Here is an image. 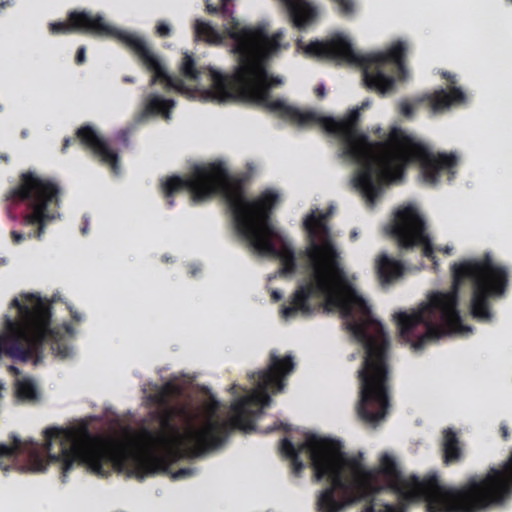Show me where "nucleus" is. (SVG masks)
Returning a JSON list of instances; mask_svg holds the SVG:
<instances>
[{
  "mask_svg": "<svg viewBox=\"0 0 512 512\" xmlns=\"http://www.w3.org/2000/svg\"><path fill=\"white\" fill-rule=\"evenodd\" d=\"M232 1L220 0L215 6L205 0V11L222 18L224 32L233 41L231 52L238 58L233 73L213 74V92L219 102L246 101L292 124H320L327 133L341 140L343 155L359 165L354 185L371 204L380 195L382 186L402 176L410 163L419 164L423 181L430 185L437 184L441 174H447L449 181L455 177L458 157L454 153L435 154L400 128L393 127L386 135L376 127L372 132L381 140L371 141L359 130L360 109H353L336 120L273 99L271 89L283 81L270 74L267 66L272 54L279 50L283 34L278 31L269 36L265 25L240 27Z\"/></svg>",
  "mask_w": 512,
  "mask_h": 512,
  "instance_id": "f257e3e1",
  "label": "nucleus"
},
{
  "mask_svg": "<svg viewBox=\"0 0 512 512\" xmlns=\"http://www.w3.org/2000/svg\"><path fill=\"white\" fill-rule=\"evenodd\" d=\"M294 368L291 355L280 356L272 350L267 367L248 374L256 381V387L231 404L232 416L228 420L208 418L202 426L194 427L190 424L192 415L184 405L152 412L151 418L158 421L159 429H145L143 436L151 447L165 448L166 454L154 451L132 453L112 443L96 442L86 426L49 427L43 431L48 456L44 458L37 451H32L29 455L31 470L45 472L50 464L57 463L63 483L76 466L85 467L101 478L116 471L143 480L149 475L165 472L172 458L199 457L220 447L234 430H254L255 419L271 403L269 391L281 392Z\"/></svg>",
  "mask_w": 512,
  "mask_h": 512,
  "instance_id": "f03ea898",
  "label": "nucleus"
},
{
  "mask_svg": "<svg viewBox=\"0 0 512 512\" xmlns=\"http://www.w3.org/2000/svg\"><path fill=\"white\" fill-rule=\"evenodd\" d=\"M302 447L309 453L313 480L328 482L317 496L318 512H343L361 500L366 501L361 512H407L411 503L419 501H425L427 512H480L512 493V450L501 468L447 486L437 475L405 478L387 453L378 468L367 469L360 459L347 457L337 440L307 434Z\"/></svg>",
  "mask_w": 512,
  "mask_h": 512,
  "instance_id": "7ed1b4c3",
  "label": "nucleus"
},
{
  "mask_svg": "<svg viewBox=\"0 0 512 512\" xmlns=\"http://www.w3.org/2000/svg\"><path fill=\"white\" fill-rule=\"evenodd\" d=\"M328 213H311L304 220L309 244L304 251L311 271L309 280L298 286L289 305L281 308L282 317L293 318L298 313L313 312L312 298H324L326 304L338 307L345 327L362 344L364 357L357 371L359 381L358 416L370 425L378 424L389 407L390 338L381 322L371 316L367 302L354 291L342 298L336 284L345 280L341 257L327 225Z\"/></svg>",
  "mask_w": 512,
  "mask_h": 512,
  "instance_id": "20e7f679",
  "label": "nucleus"
},
{
  "mask_svg": "<svg viewBox=\"0 0 512 512\" xmlns=\"http://www.w3.org/2000/svg\"><path fill=\"white\" fill-rule=\"evenodd\" d=\"M182 191L190 193L194 204L220 194L227 204L237 235L257 254L279 259L281 274L296 272L294 248L271 222L272 209L279 200L277 193L266 190L257 198L248 199L244 179L231 176L220 162L195 166L190 174L169 176L161 184L169 208L174 205V196Z\"/></svg>",
  "mask_w": 512,
  "mask_h": 512,
  "instance_id": "39448f33",
  "label": "nucleus"
},
{
  "mask_svg": "<svg viewBox=\"0 0 512 512\" xmlns=\"http://www.w3.org/2000/svg\"><path fill=\"white\" fill-rule=\"evenodd\" d=\"M452 288L447 292L435 291L417 309L400 311L393 315L399 338L420 350L430 342L463 329L459 303V287L466 280L471 282L470 311L473 318L489 322L493 314L490 299L506 293L509 273L505 266L494 262L490 254L480 258L454 263Z\"/></svg>",
  "mask_w": 512,
  "mask_h": 512,
  "instance_id": "423d86ee",
  "label": "nucleus"
},
{
  "mask_svg": "<svg viewBox=\"0 0 512 512\" xmlns=\"http://www.w3.org/2000/svg\"><path fill=\"white\" fill-rule=\"evenodd\" d=\"M18 311L19 320L14 321L5 316L7 333L0 334V355L26 361L43 357L45 343L61 358L71 354V348L63 342V332L74 334L71 324L64 323L60 328H51V303L35 294L23 296V301L14 298L10 304Z\"/></svg>",
  "mask_w": 512,
  "mask_h": 512,
  "instance_id": "0eeeda50",
  "label": "nucleus"
},
{
  "mask_svg": "<svg viewBox=\"0 0 512 512\" xmlns=\"http://www.w3.org/2000/svg\"><path fill=\"white\" fill-rule=\"evenodd\" d=\"M304 50L320 59L359 66L365 87L380 95L394 90V75L399 80H405L408 74L405 65L407 45L403 41L393 43L386 51L360 54L353 49L348 39L336 36L326 41H312Z\"/></svg>",
  "mask_w": 512,
  "mask_h": 512,
  "instance_id": "6e6552de",
  "label": "nucleus"
},
{
  "mask_svg": "<svg viewBox=\"0 0 512 512\" xmlns=\"http://www.w3.org/2000/svg\"><path fill=\"white\" fill-rule=\"evenodd\" d=\"M48 30L52 35L80 33L116 39L130 49L140 64L151 73L150 86L161 83L165 91L175 90L183 93L186 90L184 81L167 72L160 56L150 48L142 36L110 25L100 14H93L87 10H72L67 13L66 21L49 23Z\"/></svg>",
  "mask_w": 512,
  "mask_h": 512,
  "instance_id": "1a4fd4ad",
  "label": "nucleus"
},
{
  "mask_svg": "<svg viewBox=\"0 0 512 512\" xmlns=\"http://www.w3.org/2000/svg\"><path fill=\"white\" fill-rule=\"evenodd\" d=\"M60 194L61 189L54 180L41 177L33 171L20 174L18 184L5 195L9 203L8 216L15 220L16 215L11 209L23 205L21 224L35 226L36 229L27 235L12 230L10 236L13 244H20L26 238H42L46 224L59 217L57 210L61 202Z\"/></svg>",
  "mask_w": 512,
  "mask_h": 512,
  "instance_id": "9d476101",
  "label": "nucleus"
},
{
  "mask_svg": "<svg viewBox=\"0 0 512 512\" xmlns=\"http://www.w3.org/2000/svg\"><path fill=\"white\" fill-rule=\"evenodd\" d=\"M391 234L402 249L421 245L422 255L431 260L434 266H437L434 247L426 233L425 221L416 208L407 206L396 212Z\"/></svg>",
  "mask_w": 512,
  "mask_h": 512,
  "instance_id": "9b49d317",
  "label": "nucleus"
},
{
  "mask_svg": "<svg viewBox=\"0 0 512 512\" xmlns=\"http://www.w3.org/2000/svg\"><path fill=\"white\" fill-rule=\"evenodd\" d=\"M441 75L449 84L447 89L438 88L415 97V103L427 104L433 115L446 113L452 107L465 104L467 101L465 92L455 85L456 76L447 71L442 72Z\"/></svg>",
  "mask_w": 512,
  "mask_h": 512,
  "instance_id": "f8f14e48",
  "label": "nucleus"
},
{
  "mask_svg": "<svg viewBox=\"0 0 512 512\" xmlns=\"http://www.w3.org/2000/svg\"><path fill=\"white\" fill-rule=\"evenodd\" d=\"M76 139L79 144L92 153L101 164L108 166L114 174L120 170L119 155L112 149L94 127L89 124L80 126L76 130Z\"/></svg>",
  "mask_w": 512,
  "mask_h": 512,
  "instance_id": "ddd939ff",
  "label": "nucleus"
},
{
  "mask_svg": "<svg viewBox=\"0 0 512 512\" xmlns=\"http://www.w3.org/2000/svg\"><path fill=\"white\" fill-rule=\"evenodd\" d=\"M293 25L299 30L304 29L317 16V9L306 0H282Z\"/></svg>",
  "mask_w": 512,
  "mask_h": 512,
  "instance_id": "4468645a",
  "label": "nucleus"
},
{
  "mask_svg": "<svg viewBox=\"0 0 512 512\" xmlns=\"http://www.w3.org/2000/svg\"><path fill=\"white\" fill-rule=\"evenodd\" d=\"M375 270L380 283L384 285L401 277L405 268L401 261L383 252L376 258Z\"/></svg>",
  "mask_w": 512,
  "mask_h": 512,
  "instance_id": "2eb2a0df",
  "label": "nucleus"
},
{
  "mask_svg": "<svg viewBox=\"0 0 512 512\" xmlns=\"http://www.w3.org/2000/svg\"><path fill=\"white\" fill-rule=\"evenodd\" d=\"M174 106L173 99H166L159 94L150 93L145 98L143 114L147 116L160 115L164 119H169Z\"/></svg>",
  "mask_w": 512,
  "mask_h": 512,
  "instance_id": "dca6fc26",
  "label": "nucleus"
},
{
  "mask_svg": "<svg viewBox=\"0 0 512 512\" xmlns=\"http://www.w3.org/2000/svg\"><path fill=\"white\" fill-rule=\"evenodd\" d=\"M443 461L446 465L459 462L462 458V448L457 433L447 428L443 431Z\"/></svg>",
  "mask_w": 512,
  "mask_h": 512,
  "instance_id": "f3484780",
  "label": "nucleus"
},
{
  "mask_svg": "<svg viewBox=\"0 0 512 512\" xmlns=\"http://www.w3.org/2000/svg\"><path fill=\"white\" fill-rule=\"evenodd\" d=\"M194 37L198 41H203L209 45H221L224 37L209 22L196 19L193 25Z\"/></svg>",
  "mask_w": 512,
  "mask_h": 512,
  "instance_id": "a211bd4d",
  "label": "nucleus"
},
{
  "mask_svg": "<svg viewBox=\"0 0 512 512\" xmlns=\"http://www.w3.org/2000/svg\"><path fill=\"white\" fill-rule=\"evenodd\" d=\"M181 73L185 78L191 80H198L200 76V72L196 68V63L194 58L185 53L182 58V63L180 67Z\"/></svg>",
  "mask_w": 512,
  "mask_h": 512,
  "instance_id": "6ab92c4d",
  "label": "nucleus"
},
{
  "mask_svg": "<svg viewBox=\"0 0 512 512\" xmlns=\"http://www.w3.org/2000/svg\"><path fill=\"white\" fill-rule=\"evenodd\" d=\"M17 396L24 400H34L37 397V390L34 383L30 380H22L17 384Z\"/></svg>",
  "mask_w": 512,
  "mask_h": 512,
  "instance_id": "aec40b11",
  "label": "nucleus"
},
{
  "mask_svg": "<svg viewBox=\"0 0 512 512\" xmlns=\"http://www.w3.org/2000/svg\"><path fill=\"white\" fill-rule=\"evenodd\" d=\"M12 445L0 444V458L12 457L21 452V440L16 435H11Z\"/></svg>",
  "mask_w": 512,
  "mask_h": 512,
  "instance_id": "412c9836",
  "label": "nucleus"
},
{
  "mask_svg": "<svg viewBox=\"0 0 512 512\" xmlns=\"http://www.w3.org/2000/svg\"><path fill=\"white\" fill-rule=\"evenodd\" d=\"M160 391L164 394L168 401L171 402L172 398L180 396L182 389L179 385L173 382H166L160 387Z\"/></svg>",
  "mask_w": 512,
  "mask_h": 512,
  "instance_id": "4be33fe9",
  "label": "nucleus"
},
{
  "mask_svg": "<svg viewBox=\"0 0 512 512\" xmlns=\"http://www.w3.org/2000/svg\"><path fill=\"white\" fill-rule=\"evenodd\" d=\"M338 6L339 13L342 16L350 17L355 12L354 0H332Z\"/></svg>",
  "mask_w": 512,
  "mask_h": 512,
  "instance_id": "5701e85b",
  "label": "nucleus"
},
{
  "mask_svg": "<svg viewBox=\"0 0 512 512\" xmlns=\"http://www.w3.org/2000/svg\"><path fill=\"white\" fill-rule=\"evenodd\" d=\"M149 400L158 406V410H165L168 407H174V405H171L168 399L164 396V394L160 391V389L155 392L154 394H151L149 396Z\"/></svg>",
  "mask_w": 512,
  "mask_h": 512,
  "instance_id": "b1692460",
  "label": "nucleus"
},
{
  "mask_svg": "<svg viewBox=\"0 0 512 512\" xmlns=\"http://www.w3.org/2000/svg\"><path fill=\"white\" fill-rule=\"evenodd\" d=\"M281 453L287 458L295 457L299 454V451L295 448L294 444L288 439L283 438L280 444Z\"/></svg>",
  "mask_w": 512,
  "mask_h": 512,
  "instance_id": "393cba45",
  "label": "nucleus"
},
{
  "mask_svg": "<svg viewBox=\"0 0 512 512\" xmlns=\"http://www.w3.org/2000/svg\"><path fill=\"white\" fill-rule=\"evenodd\" d=\"M414 105L418 106L419 104L415 103V98L413 99V104L407 100H403L399 103V112L406 118H412L414 116ZM427 108V104H424Z\"/></svg>",
  "mask_w": 512,
  "mask_h": 512,
  "instance_id": "a878e982",
  "label": "nucleus"
},
{
  "mask_svg": "<svg viewBox=\"0 0 512 512\" xmlns=\"http://www.w3.org/2000/svg\"><path fill=\"white\" fill-rule=\"evenodd\" d=\"M292 473L295 476H299L304 469V463L299 457V454L295 457L290 458Z\"/></svg>",
  "mask_w": 512,
  "mask_h": 512,
  "instance_id": "bb28decb",
  "label": "nucleus"
},
{
  "mask_svg": "<svg viewBox=\"0 0 512 512\" xmlns=\"http://www.w3.org/2000/svg\"><path fill=\"white\" fill-rule=\"evenodd\" d=\"M155 32L159 37L166 38V37L170 36L171 28L167 23H165L163 21H159L156 25Z\"/></svg>",
  "mask_w": 512,
  "mask_h": 512,
  "instance_id": "cd10ccee",
  "label": "nucleus"
},
{
  "mask_svg": "<svg viewBox=\"0 0 512 512\" xmlns=\"http://www.w3.org/2000/svg\"><path fill=\"white\" fill-rule=\"evenodd\" d=\"M86 61V48L85 46H80L77 49L76 55H75V63L77 65H82Z\"/></svg>",
  "mask_w": 512,
  "mask_h": 512,
  "instance_id": "c85d7f7f",
  "label": "nucleus"
},
{
  "mask_svg": "<svg viewBox=\"0 0 512 512\" xmlns=\"http://www.w3.org/2000/svg\"><path fill=\"white\" fill-rule=\"evenodd\" d=\"M193 474V470L190 468H181L173 474V478H184Z\"/></svg>",
  "mask_w": 512,
  "mask_h": 512,
  "instance_id": "c756f323",
  "label": "nucleus"
},
{
  "mask_svg": "<svg viewBox=\"0 0 512 512\" xmlns=\"http://www.w3.org/2000/svg\"><path fill=\"white\" fill-rule=\"evenodd\" d=\"M280 428H282L285 431H290V427L287 424H283L282 422H277L274 424V426L272 428L267 430V432H271L273 430L280 429Z\"/></svg>",
  "mask_w": 512,
  "mask_h": 512,
  "instance_id": "7c9ffc66",
  "label": "nucleus"
},
{
  "mask_svg": "<svg viewBox=\"0 0 512 512\" xmlns=\"http://www.w3.org/2000/svg\"><path fill=\"white\" fill-rule=\"evenodd\" d=\"M314 92L318 98H323L325 96V87L324 85H319L314 89Z\"/></svg>",
  "mask_w": 512,
  "mask_h": 512,
  "instance_id": "2f4dec72",
  "label": "nucleus"
},
{
  "mask_svg": "<svg viewBox=\"0 0 512 512\" xmlns=\"http://www.w3.org/2000/svg\"><path fill=\"white\" fill-rule=\"evenodd\" d=\"M500 433H501L503 440H505V441L508 440L509 431H508V427L505 424H502L500 426Z\"/></svg>",
  "mask_w": 512,
  "mask_h": 512,
  "instance_id": "473e14b6",
  "label": "nucleus"
},
{
  "mask_svg": "<svg viewBox=\"0 0 512 512\" xmlns=\"http://www.w3.org/2000/svg\"><path fill=\"white\" fill-rule=\"evenodd\" d=\"M70 315L74 321H76V322L81 321V315L77 311L70 309Z\"/></svg>",
  "mask_w": 512,
  "mask_h": 512,
  "instance_id": "72a5a7b5",
  "label": "nucleus"
},
{
  "mask_svg": "<svg viewBox=\"0 0 512 512\" xmlns=\"http://www.w3.org/2000/svg\"><path fill=\"white\" fill-rule=\"evenodd\" d=\"M77 141V139H70V138H65L64 139V142H63V146H62V151L64 152L70 145L71 142H75Z\"/></svg>",
  "mask_w": 512,
  "mask_h": 512,
  "instance_id": "f704fd0d",
  "label": "nucleus"
},
{
  "mask_svg": "<svg viewBox=\"0 0 512 512\" xmlns=\"http://www.w3.org/2000/svg\"><path fill=\"white\" fill-rule=\"evenodd\" d=\"M437 250H438L439 252H442V253H444V254L449 255V254L451 253V251H452V248H451V247H449V246H445V247H439V248H437Z\"/></svg>",
  "mask_w": 512,
  "mask_h": 512,
  "instance_id": "c9c22d12",
  "label": "nucleus"
},
{
  "mask_svg": "<svg viewBox=\"0 0 512 512\" xmlns=\"http://www.w3.org/2000/svg\"><path fill=\"white\" fill-rule=\"evenodd\" d=\"M271 297H272L273 300L279 301L282 298V294L279 291L274 290L271 293Z\"/></svg>",
  "mask_w": 512,
  "mask_h": 512,
  "instance_id": "e433bc0d",
  "label": "nucleus"
},
{
  "mask_svg": "<svg viewBox=\"0 0 512 512\" xmlns=\"http://www.w3.org/2000/svg\"><path fill=\"white\" fill-rule=\"evenodd\" d=\"M0 160L5 162V163H8L9 162V156L7 154L0 153Z\"/></svg>",
  "mask_w": 512,
  "mask_h": 512,
  "instance_id": "4c0bfd02",
  "label": "nucleus"
},
{
  "mask_svg": "<svg viewBox=\"0 0 512 512\" xmlns=\"http://www.w3.org/2000/svg\"><path fill=\"white\" fill-rule=\"evenodd\" d=\"M123 81H124V82H127V83H133V82H134V79H133V78H131V77H129V76H125V77L123 78Z\"/></svg>",
  "mask_w": 512,
  "mask_h": 512,
  "instance_id": "58836bf2",
  "label": "nucleus"
},
{
  "mask_svg": "<svg viewBox=\"0 0 512 512\" xmlns=\"http://www.w3.org/2000/svg\"><path fill=\"white\" fill-rule=\"evenodd\" d=\"M11 3L9 1L6 2H0V9H3L5 6L10 5Z\"/></svg>",
  "mask_w": 512,
  "mask_h": 512,
  "instance_id": "ea45409f",
  "label": "nucleus"
},
{
  "mask_svg": "<svg viewBox=\"0 0 512 512\" xmlns=\"http://www.w3.org/2000/svg\"><path fill=\"white\" fill-rule=\"evenodd\" d=\"M2 389H3V387H2V385L0 384V399L2 398Z\"/></svg>",
  "mask_w": 512,
  "mask_h": 512,
  "instance_id": "a19ab883",
  "label": "nucleus"
},
{
  "mask_svg": "<svg viewBox=\"0 0 512 512\" xmlns=\"http://www.w3.org/2000/svg\"><path fill=\"white\" fill-rule=\"evenodd\" d=\"M367 105H368L367 103H363V104H362V107H361V108H359V109L361 110V109H363L364 107H367Z\"/></svg>",
  "mask_w": 512,
  "mask_h": 512,
  "instance_id": "79ce46f5",
  "label": "nucleus"
},
{
  "mask_svg": "<svg viewBox=\"0 0 512 512\" xmlns=\"http://www.w3.org/2000/svg\"><path fill=\"white\" fill-rule=\"evenodd\" d=\"M86 226L82 229V233L85 234L86 233Z\"/></svg>",
  "mask_w": 512,
  "mask_h": 512,
  "instance_id": "37998d69",
  "label": "nucleus"
},
{
  "mask_svg": "<svg viewBox=\"0 0 512 512\" xmlns=\"http://www.w3.org/2000/svg\"><path fill=\"white\" fill-rule=\"evenodd\" d=\"M354 358H355L354 354H351V356H350V358H349V359H350V360H353Z\"/></svg>",
  "mask_w": 512,
  "mask_h": 512,
  "instance_id": "c03bdc74",
  "label": "nucleus"
},
{
  "mask_svg": "<svg viewBox=\"0 0 512 512\" xmlns=\"http://www.w3.org/2000/svg\"><path fill=\"white\" fill-rule=\"evenodd\" d=\"M236 387H237V385L233 384V385L231 386V389H235Z\"/></svg>",
  "mask_w": 512,
  "mask_h": 512,
  "instance_id": "a18cd8bd",
  "label": "nucleus"
},
{
  "mask_svg": "<svg viewBox=\"0 0 512 512\" xmlns=\"http://www.w3.org/2000/svg\"><path fill=\"white\" fill-rule=\"evenodd\" d=\"M508 2L512 3V0H507Z\"/></svg>",
  "mask_w": 512,
  "mask_h": 512,
  "instance_id": "49530a36",
  "label": "nucleus"
}]
</instances>
